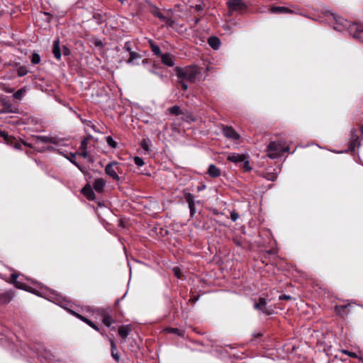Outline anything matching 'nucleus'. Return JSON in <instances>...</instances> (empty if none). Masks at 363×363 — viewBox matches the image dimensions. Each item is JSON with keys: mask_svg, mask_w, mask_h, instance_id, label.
I'll list each match as a JSON object with an SVG mask.
<instances>
[{"mask_svg": "<svg viewBox=\"0 0 363 363\" xmlns=\"http://www.w3.org/2000/svg\"><path fill=\"white\" fill-rule=\"evenodd\" d=\"M333 16L336 21V25L334 26V29L338 31L347 30L349 33L352 35L355 39L361 40L363 30L360 25L357 23H352L347 20L343 19L340 16H336L333 14Z\"/></svg>", "mask_w": 363, "mask_h": 363, "instance_id": "1", "label": "nucleus"}, {"mask_svg": "<svg viewBox=\"0 0 363 363\" xmlns=\"http://www.w3.org/2000/svg\"><path fill=\"white\" fill-rule=\"evenodd\" d=\"M174 71L179 79H184L189 82H194L200 72L199 67L196 65H190L181 68L177 67L174 68Z\"/></svg>", "mask_w": 363, "mask_h": 363, "instance_id": "2", "label": "nucleus"}, {"mask_svg": "<svg viewBox=\"0 0 363 363\" xmlns=\"http://www.w3.org/2000/svg\"><path fill=\"white\" fill-rule=\"evenodd\" d=\"M281 142H271L267 146V155L272 159L280 157L281 156Z\"/></svg>", "mask_w": 363, "mask_h": 363, "instance_id": "3", "label": "nucleus"}, {"mask_svg": "<svg viewBox=\"0 0 363 363\" xmlns=\"http://www.w3.org/2000/svg\"><path fill=\"white\" fill-rule=\"evenodd\" d=\"M267 303L268 301L265 298L260 297L258 301L254 303V308L261 311L265 315H272L274 313V309L271 306H267Z\"/></svg>", "mask_w": 363, "mask_h": 363, "instance_id": "4", "label": "nucleus"}, {"mask_svg": "<svg viewBox=\"0 0 363 363\" xmlns=\"http://www.w3.org/2000/svg\"><path fill=\"white\" fill-rule=\"evenodd\" d=\"M229 11H241L245 9L246 6L242 0H228L227 2Z\"/></svg>", "mask_w": 363, "mask_h": 363, "instance_id": "5", "label": "nucleus"}, {"mask_svg": "<svg viewBox=\"0 0 363 363\" xmlns=\"http://www.w3.org/2000/svg\"><path fill=\"white\" fill-rule=\"evenodd\" d=\"M117 165V162H111L108 163L105 168L106 174L116 181L119 180V177L117 174V172L119 171V168Z\"/></svg>", "mask_w": 363, "mask_h": 363, "instance_id": "6", "label": "nucleus"}, {"mask_svg": "<svg viewBox=\"0 0 363 363\" xmlns=\"http://www.w3.org/2000/svg\"><path fill=\"white\" fill-rule=\"evenodd\" d=\"M184 196L186 201L187 202V203L189 205V208L190 210V215L191 217H193L196 211V208H195V203H199V201H195L194 196L189 192L184 191Z\"/></svg>", "mask_w": 363, "mask_h": 363, "instance_id": "7", "label": "nucleus"}, {"mask_svg": "<svg viewBox=\"0 0 363 363\" xmlns=\"http://www.w3.org/2000/svg\"><path fill=\"white\" fill-rule=\"evenodd\" d=\"M223 134L228 138L232 140H238L240 138L239 134L230 126H223Z\"/></svg>", "mask_w": 363, "mask_h": 363, "instance_id": "8", "label": "nucleus"}, {"mask_svg": "<svg viewBox=\"0 0 363 363\" xmlns=\"http://www.w3.org/2000/svg\"><path fill=\"white\" fill-rule=\"evenodd\" d=\"M160 57L161 58V62H162V64L168 67H173L174 65V56L172 54L162 53Z\"/></svg>", "mask_w": 363, "mask_h": 363, "instance_id": "9", "label": "nucleus"}, {"mask_svg": "<svg viewBox=\"0 0 363 363\" xmlns=\"http://www.w3.org/2000/svg\"><path fill=\"white\" fill-rule=\"evenodd\" d=\"M246 159L245 155H240L238 153H233L231 155H229L227 157V160L230 162H234V163H239L242 162Z\"/></svg>", "mask_w": 363, "mask_h": 363, "instance_id": "10", "label": "nucleus"}, {"mask_svg": "<svg viewBox=\"0 0 363 363\" xmlns=\"http://www.w3.org/2000/svg\"><path fill=\"white\" fill-rule=\"evenodd\" d=\"M52 53L57 60H60L62 54H61V50H60V39L59 38H57L53 42Z\"/></svg>", "mask_w": 363, "mask_h": 363, "instance_id": "11", "label": "nucleus"}, {"mask_svg": "<svg viewBox=\"0 0 363 363\" xmlns=\"http://www.w3.org/2000/svg\"><path fill=\"white\" fill-rule=\"evenodd\" d=\"M106 185V181L102 178H98L95 179L93 187L97 192H102Z\"/></svg>", "mask_w": 363, "mask_h": 363, "instance_id": "12", "label": "nucleus"}, {"mask_svg": "<svg viewBox=\"0 0 363 363\" xmlns=\"http://www.w3.org/2000/svg\"><path fill=\"white\" fill-rule=\"evenodd\" d=\"M13 298V293L11 291H6L0 295V304H7Z\"/></svg>", "mask_w": 363, "mask_h": 363, "instance_id": "13", "label": "nucleus"}, {"mask_svg": "<svg viewBox=\"0 0 363 363\" xmlns=\"http://www.w3.org/2000/svg\"><path fill=\"white\" fill-rule=\"evenodd\" d=\"M131 325H122L118 328L119 335L125 340L131 332Z\"/></svg>", "mask_w": 363, "mask_h": 363, "instance_id": "14", "label": "nucleus"}, {"mask_svg": "<svg viewBox=\"0 0 363 363\" xmlns=\"http://www.w3.org/2000/svg\"><path fill=\"white\" fill-rule=\"evenodd\" d=\"M208 174L210 177L216 178L220 176L221 172L215 164H210L208 169Z\"/></svg>", "mask_w": 363, "mask_h": 363, "instance_id": "15", "label": "nucleus"}, {"mask_svg": "<svg viewBox=\"0 0 363 363\" xmlns=\"http://www.w3.org/2000/svg\"><path fill=\"white\" fill-rule=\"evenodd\" d=\"M109 341L111 344V356L116 362H118L120 360V354L117 351L116 344L112 339H109Z\"/></svg>", "mask_w": 363, "mask_h": 363, "instance_id": "16", "label": "nucleus"}, {"mask_svg": "<svg viewBox=\"0 0 363 363\" xmlns=\"http://www.w3.org/2000/svg\"><path fill=\"white\" fill-rule=\"evenodd\" d=\"M82 193L89 200H94L95 198V194L90 186V185L87 184L82 189Z\"/></svg>", "mask_w": 363, "mask_h": 363, "instance_id": "17", "label": "nucleus"}, {"mask_svg": "<svg viewBox=\"0 0 363 363\" xmlns=\"http://www.w3.org/2000/svg\"><path fill=\"white\" fill-rule=\"evenodd\" d=\"M37 143H52L56 144L57 140L55 138H51L48 136H38L36 138Z\"/></svg>", "mask_w": 363, "mask_h": 363, "instance_id": "18", "label": "nucleus"}, {"mask_svg": "<svg viewBox=\"0 0 363 363\" xmlns=\"http://www.w3.org/2000/svg\"><path fill=\"white\" fill-rule=\"evenodd\" d=\"M272 13H293L294 11L284 6H274L270 9Z\"/></svg>", "mask_w": 363, "mask_h": 363, "instance_id": "19", "label": "nucleus"}, {"mask_svg": "<svg viewBox=\"0 0 363 363\" xmlns=\"http://www.w3.org/2000/svg\"><path fill=\"white\" fill-rule=\"evenodd\" d=\"M358 145L359 146L360 143L358 142V137L357 135L352 136L351 140L350 142L349 145V150L351 152V153H353L355 150V147Z\"/></svg>", "mask_w": 363, "mask_h": 363, "instance_id": "20", "label": "nucleus"}, {"mask_svg": "<svg viewBox=\"0 0 363 363\" xmlns=\"http://www.w3.org/2000/svg\"><path fill=\"white\" fill-rule=\"evenodd\" d=\"M208 43L213 49H218L220 45V40L216 37H210L208 40Z\"/></svg>", "mask_w": 363, "mask_h": 363, "instance_id": "21", "label": "nucleus"}, {"mask_svg": "<svg viewBox=\"0 0 363 363\" xmlns=\"http://www.w3.org/2000/svg\"><path fill=\"white\" fill-rule=\"evenodd\" d=\"M150 48L152 50V52L154 53V55H157V57H160L162 55V52L160 48V47L155 44L152 40L149 41Z\"/></svg>", "mask_w": 363, "mask_h": 363, "instance_id": "22", "label": "nucleus"}, {"mask_svg": "<svg viewBox=\"0 0 363 363\" xmlns=\"http://www.w3.org/2000/svg\"><path fill=\"white\" fill-rule=\"evenodd\" d=\"M349 305H342L337 306L335 307V312L340 316H344L346 314V310L347 309Z\"/></svg>", "mask_w": 363, "mask_h": 363, "instance_id": "23", "label": "nucleus"}, {"mask_svg": "<svg viewBox=\"0 0 363 363\" xmlns=\"http://www.w3.org/2000/svg\"><path fill=\"white\" fill-rule=\"evenodd\" d=\"M77 317L82 320V321H84V323H86V324H88L89 326H91L92 328H94V330H97V331H99V328L92 322L90 320H89L88 318L81 315H77Z\"/></svg>", "mask_w": 363, "mask_h": 363, "instance_id": "24", "label": "nucleus"}, {"mask_svg": "<svg viewBox=\"0 0 363 363\" xmlns=\"http://www.w3.org/2000/svg\"><path fill=\"white\" fill-rule=\"evenodd\" d=\"M92 138L91 135L86 137L82 142L79 146V150H87L89 140Z\"/></svg>", "mask_w": 363, "mask_h": 363, "instance_id": "25", "label": "nucleus"}, {"mask_svg": "<svg viewBox=\"0 0 363 363\" xmlns=\"http://www.w3.org/2000/svg\"><path fill=\"white\" fill-rule=\"evenodd\" d=\"M141 57L140 55L135 52H130V57L127 60V63L132 64L133 63L134 60L137 59H140Z\"/></svg>", "mask_w": 363, "mask_h": 363, "instance_id": "26", "label": "nucleus"}, {"mask_svg": "<svg viewBox=\"0 0 363 363\" xmlns=\"http://www.w3.org/2000/svg\"><path fill=\"white\" fill-rule=\"evenodd\" d=\"M113 323V320L111 318V317L108 315H105L104 317H103V323L106 325L107 327H109L111 326V325Z\"/></svg>", "mask_w": 363, "mask_h": 363, "instance_id": "27", "label": "nucleus"}, {"mask_svg": "<svg viewBox=\"0 0 363 363\" xmlns=\"http://www.w3.org/2000/svg\"><path fill=\"white\" fill-rule=\"evenodd\" d=\"M18 76L23 77L28 73V69L25 66H21L17 70Z\"/></svg>", "mask_w": 363, "mask_h": 363, "instance_id": "28", "label": "nucleus"}, {"mask_svg": "<svg viewBox=\"0 0 363 363\" xmlns=\"http://www.w3.org/2000/svg\"><path fill=\"white\" fill-rule=\"evenodd\" d=\"M170 113L173 115H180L182 113V111L180 110V108L177 106H174L169 108Z\"/></svg>", "mask_w": 363, "mask_h": 363, "instance_id": "29", "label": "nucleus"}, {"mask_svg": "<svg viewBox=\"0 0 363 363\" xmlns=\"http://www.w3.org/2000/svg\"><path fill=\"white\" fill-rule=\"evenodd\" d=\"M80 152H79V155L82 157L83 158H89V161L92 162L93 158L90 156H89L87 150H79Z\"/></svg>", "mask_w": 363, "mask_h": 363, "instance_id": "30", "label": "nucleus"}, {"mask_svg": "<svg viewBox=\"0 0 363 363\" xmlns=\"http://www.w3.org/2000/svg\"><path fill=\"white\" fill-rule=\"evenodd\" d=\"M40 55L38 54V53H33L32 55V57H31V62L34 65H37L40 62Z\"/></svg>", "mask_w": 363, "mask_h": 363, "instance_id": "31", "label": "nucleus"}, {"mask_svg": "<svg viewBox=\"0 0 363 363\" xmlns=\"http://www.w3.org/2000/svg\"><path fill=\"white\" fill-rule=\"evenodd\" d=\"M106 143L113 148H116L117 147V143L114 141L111 136H108L106 138Z\"/></svg>", "mask_w": 363, "mask_h": 363, "instance_id": "32", "label": "nucleus"}, {"mask_svg": "<svg viewBox=\"0 0 363 363\" xmlns=\"http://www.w3.org/2000/svg\"><path fill=\"white\" fill-rule=\"evenodd\" d=\"M25 93V89H21L19 90H18L16 92L14 93L13 94V97L16 99H21V98L23 97V94Z\"/></svg>", "mask_w": 363, "mask_h": 363, "instance_id": "33", "label": "nucleus"}, {"mask_svg": "<svg viewBox=\"0 0 363 363\" xmlns=\"http://www.w3.org/2000/svg\"><path fill=\"white\" fill-rule=\"evenodd\" d=\"M18 275L16 274H11V279L13 284H15L16 286L18 288H22V284L17 281Z\"/></svg>", "mask_w": 363, "mask_h": 363, "instance_id": "34", "label": "nucleus"}, {"mask_svg": "<svg viewBox=\"0 0 363 363\" xmlns=\"http://www.w3.org/2000/svg\"><path fill=\"white\" fill-rule=\"evenodd\" d=\"M140 145H141L142 148L144 149L145 150H146V151L150 150V148H149L150 141L149 140H143L141 142Z\"/></svg>", "mask_w": 363, "mask_h": 363, "instance_id": "35", "label": "nucleus"}, {"mask_svg": "<svg viewBox=\"0 0 363 363\" xmlns=\"http://www.w3.org/2000/svg\"><path fill=\"white\" fill-rule=\"evenodd\" d=\"M92 43L96 46V47H98V48H103L104 47V43L103 42L98 39V38H94L92 40Z\"/></svg>", "mask_w": 363, "mask_h": 363, "instance_id": "36", "label": "nucleus"}, {"mask_svg": "<svg viewBox=\"0 0 363 363\" xmlns=\"http://www.w3.org/2000/svg\"><path fill=\"white\" fill-rule=\"evenodd\" d=\"M134 162L138 167H141L144 164V161H143V158H141L140 157H135Z\"/></svg>", "mask_w": 363, "mask_h": 363, "instance_id": "37", "label": "nucleus"}, {"mask_svg": "<svg viewBox=\"0 0 363 363\" xmlns=\"http://www.w3.org/2000/svg\"><path fill=\"white\" fill-rule=\"evenodd\" d=\"M0 135L1 136H3L4 138V140L6 141V143H11V141L12 140H13V138H11V137H9L6 133H5L4 132H2V131H0Z\"/></svg>", "mask_w": 363, "mask_h": 363, "instance_id": "38", "label": "nucleus"}, {"mask_svg": "<svg viewBox=\"0 0 363 363\" xmlns=\"http://www.w3.org/2000/svg\"><path fill=\"white\" fill-rule=\"evenodd\" d=\"M242 162L244 163L243 167L245 171H250L251 169V167L250 166V162H249V160H248V158L247 156H246V159L244 161H242Z\"/></svg>", "mask_w": 363, "mask_h": 363, "instance_id": "39", "label": "nucleus"}, {"mask_svg": "<svg viewBox=\"0 0 363 363\" xmlns=\"http://www.w3.org/2000/svg\"><path fill=\"white\" fill-rule=\"evenodd\" d=\"M239 218V214L235 211H232L230 213V219L233 221H236Z\"/></svg>", "mask_w": 363, "mask_h": 363, "instance_id": "40", "label": "nucleus"}, {"mask_svg": "<svg viewBox=\"0 0 363 363\" xmlns=\"http://www.w3.org/2000/svg\"><path fill=\"white\" fill-rule=\"evenodd\" d=\"M153 14H154L155 16L158 17L159 18H160V19H162V20H163V21H165V20H166V18H165V17H164V16L160 13V11H158V10L155 11L153 12Z\"/></svg>", "mask_w": 363, "mask_h": 363, "instance_id": "41", "label": "nucleus"}, {"mask_svg": "<svg viewBox=\"0 0 363 363\" xmlns=\"http://www.w3.org/2000/svg\"><path fill=\"white\" fill-rule=\"evenodd\" d=\"M169 330H170L172 333H174V334H177V335H180V336H182V335H183V333H184V332H183V331L180 330H179V329H178V328H171Z\"/></svg>", "mask_w": 363, "mask_h": 363, "instance_id": "42", "label": "nucleus"}, {"mask_svg": "<svg viewBox=\"0 0 363 363\" xmlns=\"http://www.w3.org/2000/svg\"><path fill=\"white\" fill-rule=\"evenodd\" d=\"M184 79H179V83L181 84L183 90L186 91L188 89V85L185 83Z\"/></svg>", "mask_w": 363, "mask_h": 363, "instance_id": "43", "label": "nucleus"}, {"mask_svg": "<svg viewBox=\"0 0 363 363\" xmlns=\"http://www.w3.org/2000/svg\"><path fill=\"white\" fill-rule=\"evenodd\" d=\"M124 50L130 54V52H133L131 50L130 43L129 42H126L124 45Z\"/></svg>", "mask_w": 363, "mask_h": 363, "instance_id": "44", "label": "nucleus"}, {"mask_svg": "<svg viewBox=\"0 0 363 363\" xmlns=\"http://www.w3.org/2000/svg\"><path fill=\"white\" fill-rule=\"evenodd\" d=\"M62 53L65 56H68L71 54V51L68 48L64 46L62 49Z\"/></svg>", "mask_w": 363, "mask_h": 363, "instance_id": "45", "label": "nucleus"}, {"mask_svg": "<svg viewBox=\"0 0 363 363\" xmlns=\"http://www.w3.org/2000/svg\"><path fill=\"white\" fill-rule=\"evenodd\" d=\"M279 300H291L293 298L289 295L283 294L279 296Z\"/></svg>", "mask_w": 363, "mask_h": 363, "instance_id": "46", "label": "nucleus"}, {"mask_svg": "<svg viewBox=\"0 0 363 363\" xmlns=\"http://www.w3.org/2000/svg\"><path fill=\"white\" fill-rule=\"evenodd\" d=\"M173 272L174 273V275L178 277V278H180L181 277V272H180V269L178 268V267H174L173 269Z\"/></svg>", "mask_w": 363, "mask_h": 363, "instance_id": "47", "label": "nucleus"}, {"mask_svg": "<svg viewBox=\"0 0 363 363\" xmlns=\"http://www.w3.org/2000/svg\"><path fill=\"white\" fill-rule=\"evenodd\" d=\"M4 112H6V113H15V111L12 110V106L10 104L6 106Z\"/></svg>", "mask_w": 363, "mask_h": 363, "instance_id": "48", "label": "nucleus"}, {"mask_svg": "<svg viewBox=\"0 0 363 363\" xmlns=\"http://www.w3.org/2000/svg\"><path fill=\"white\" fill-rule=\"evenodd\" d=\"M342 352L345 353V354H347V355L350 356V357H357V354L352 352H349V351H347V350H342Z\"/></svg>", "mask_w": 363, "mask_h": 363, "instance_id": "49", "label": "nucleus"}, {"mask_svg": "<svg viewBox=\"0 0 363 363\" xmlns=\"http://www.w3.org/2000/svg\"><path fill=\"white\" fill-rule=\"evenodd\" d=\"M281 155L284 153V152H288L289 151V146H284V145L282 144V147H281Z\"/></svg>", "mask_w": 363, "mask_h": 363, "instance_id": "50", "label": "nucleus"}, {"mask_svg": "<svg viewBox=\"0 0 363 363\" xmlns=\"http://www.w3.org/2000/svg\"><path fill=\"white\" fill-rule=\"evenodd\" d=\"M276 178H277V177L275 175L272 174H268V176L267 177V179L268 180H272V181L275 180Z\"/></svg>", "mask_w": 363, "mask_h": 363, "instance_id": "51", "label": "nucleus"}, {"mask_svg": "<svg viewBox=\"0 0 363 363\" xmlns=\"http://www.w3.org/2000/svg\"><path fill=\"white\" fill-rule=\"evenodd\" d=\"M14 147L16 149H21V144L19 143H15Z\"/></svg>", "mask_w": 363, "mask_h": 363, "instance_id": "52", "label": "nucleus"}, {"mask_svg": "<svg viewBox=\"0 0 363 363\" xmlns=\"http://www.w3.org/2000/svg\"><path fill=\"white\" fill-rule=\"evenodd\" d=\"M195 8H196V10L198 11H200L203 10V7L200 4L196 5Z\"/></svg>", "mask_w": 363, "mask_h": 363, "instance_id": "53", "label": "nucleus"}, {"mask_svg": "<svg viewBox=\"0 0 363 363\" xmlns=\"http://www.w3.org/2000/svg\"><path fill=\"white\" fill-rule=\"evenodd\" d=\"M70 162H72L75 166H77L82 171V168L74 160H70Z\"/></svg>", "mask_w": 363, "mask_h": 363, "instance_id": "54", "label": "nucleus"}, {"mask_svg": "<svg viewBox=\"0 0 363 363\" xmlns=\"http://www.w3.org/2000/svg\"><path fill=\"white\" fill-rule=\"evenodd\" d=\"M234 242L238 245V246H240L241 245V242L240 240H238V239H234L233 240Z\"/></svg>", "mask_w": 363, "mask_h": 363, "instance_id": "55", "label": "nucleus"}, {"mask_svg": "<svg viewBox=\"0 0 363 363\" xmlns=\"http://www.w3.org/2000/svg\"><path fill=\"white\" fill-rule=\"evenodd\" d=\"M87 125L90 128H91L94 131L96 132V129H95V126L94 125H91V124H87Z\"/></svg>", "mask_w": 363, "mask_h": 363, "instance_id": "56", "label": "nucleus"}, {"mask_svg": "<svg viewBox=\"0 0 363 363\" xmlns=\"http://www.w3.org/2000/svg\"><path fill=\"white\" fill-rule=\"evenodd\" d=\"M359 131L361 132V133H363V126L359 127Z\"/></svg>", "mask_w": 363, "mask_h": 363, "instance_id": "57", "label": "nucleus"}, {"mask_svg": "<svg viewBox=\"0 0 363 363\" xmlns=\"http://www.w3.org/2000/svg\"><path fill=\"white\" fill-rule=\"evenodd\" d=\"M199 18H196V19L195 20V23H196H196H199Z\"/></svg>", "mask_w": 363, "mask_h": 363, "instance_id": "58", "label": "nucleus"}]
</instances>
